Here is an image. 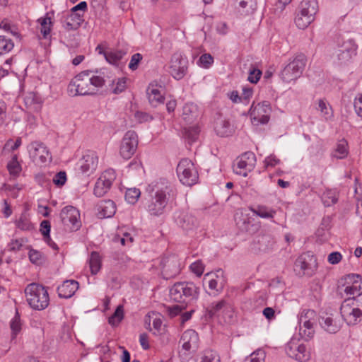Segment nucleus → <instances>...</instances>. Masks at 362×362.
Returning a JSON list of instances; mask_svg holds the SVG:
<instances>
[{"mask_svg":"<svg viewBox=\"0 0 362 362\" xmlns=\"http://www.w3.org/2000/svg\"><path fill=\"white\" fill-rule=\"evenodd\" d=\"M275 240L270 234H258L252 243V249L255 252H267L272 250Z\"/></svg>","mask_w":362,"mask_h":362,"instance_id":"5701e85b","label":"nucleus"},{"mask_svg":"<svg viewBox=\"0 0 362 362\" xmlns=\"http://www.w3.org/2000/svg\"><path fill=\"white\" fill-rule=\"evenodd\" d=\"M161 86H158L157 83L152 82L151 83L146 89V94L150 104L156 107L159 104H161L164 101V97L161 93Z\"/></svg>","mask_w":362,"mask_h":362,"instance_id":"bb28decb","label":"nucleus"},{"mask_svg":"<svg viewBox=\"0 0 362 362\" xmlns=\"http://www.w3.org/2000/svg\"><path fill=\"white\" fill-rule=\"evenodd\" d=\"M319 323L325 331L330 334L337 333L341 327L339 317H334L332 314L321 316L319 320Z\"/></svg>","mask_w":362,"mask_h":362,"instance_id":"393cba45","label":"nucleus"},{"mask_svg":"<svg viewBox=\"0 0 362 362\" xmlns=\"http://www.w3.org/2000/svg\"><path fill=\"white\" fill-rule=\"evenodd\" d=\"M89 267L93 275L98 274L101 268V259L98 252H92L89 258Z\"/></svg>","mask_w":362,"mask_h":362,"instance_id":"ea45409f","label":"nucleus"},{"mask_svg":"<svg viewBox=\"0 0 362 362\" xmlns=\"http://www.w3.org/2000/svg\"><path fill=\"white\" fill-rule=\"evenodd\" d=\"M226 281L224 272L221 269L208 272L203 278V284H208L209 288L211 291V295L214 296H218L223 291Z\"/></svg>","mask_w":362,"mask_h":362,"instance_id":"9d476101","label":"nucleus"},{"mask_svg":"<svg viewBox=\"0 0 362 362\" xmlns=\"http://www.w3.org/2000/svg\"><path fill=\"white\" fill-rule=\"evenodd\" d=\"M6 110L7 105L6 103L0 98V127L3 126L6 122Z\"/></svg>","mask_w":362,"mask_h":362,"instance_id":"0e129e2a","label":"nucleus"},{"mask_svg":"<svg viewBox=\"0 0 362 362\" xmlns=\"http://www.w3.org/2000/svg\"><path fill=\"white\" fill-rule=\"evenodd\" d=\"M180 181L185 185L192 186L196 184L199 179V175L194 163L188 159H182L176 169Z\"/></svg>","mask_w":362,"mask_h":362,"instance_id":"6e6552de","label":"nucleus"},{"mask_svg":"<svg viewBox=\"0 0 362 362\" xmlns=\"http://www.w3.org/2000/svg\"><path fill=\"white\" fill-rule=\"evenodd\" d=\"M105 72L106 69L81 71L69 83L67 89L69 94L71 96L95 94L96 88L102 87L106 81Z\"/></svg>","mask_w":362,"mask_h":362,"instance_id":"f03ea898","label":"nucleus"},{"mask_svg":"<svg viewBox=\"0 0 362 362\" xmlns=\"http://www.w3.org/2000/svg\"><path fill=\"white\" fill-rule=\"evenodd\" d=\"M173 218L176 225L186 233L194 230L198 226L195 216L187 211H176L174 213Z\"/></svg>","mask_w":362,"mask_h":362,"instance_id":"dca6fc26","label":"nucleus"},{"mask_svg":"<svg viewBox=\"0 0 362 362\" xmlns=\"http://www.w3.org/2000/svg\"><path fill=\"white\" fill-rule=\"evenodd\" d=\"M188 60L182 53L176 52L173 54L169 67L170 75L176 80L184 78L187 71Z\"/></svg>","mask_w":362,"mask_h":362,"instance_id":"f8f14e48","label":"nucleus"},{"mask_svg":"<svg viewBox=\"0 0 362 362\" xmlns=\"http://www.w3.org/2000/svg\"><path fill=\"white\" fill-rule=\"evenodd\" d=\"M264 352L259 350L246 357L244 362H264Z\"/></svg>","mask_w":362,"mask_h":362,"instance_id":"5fc2aeb1","label":"nucleus"},{"mask_svg":"<svg viewBox=\"0 0 362 362\" xmlns=\"http://www.w3.org/2000/svg\"><path fill=\"white\" fill-rule=\"evenodd\" d=\"M191 271L197 276H201L204 271V264L201 260H197L190 264Z\"/></svg>","mask_w":362,"mask_h":362,"instance_id":"4d7b16f0","label":"nucleus"},{"mask_svg":"<svg viewBox=\"0 0 362 362\" xmlns=\"http://www.w3.org/2000/svg\"><path fill=\"white\" fill-rule=\"evenodd\" d=\"M317 110L321 113V117L325 120H329L333 117V111L331 106L324 100H319Z\"/></svg>","mask_w":362,"mask_h":362,"instance_id":"79ce46f5","label":"nucleus"},{"mask_svg":"<svg viewBox=\"0 0 362 362\" xmlns=\"http://www.w3.org/2000/svg\"><path fill=\"white\" fill-rule=\"evenodd\" d=\"M350 299L345 300L340 308V313L344 320L348 325H354L360 321L362 316V310L354 308L348 303Z\"/></svg>","mask_w":362,"mask_h":362,"instance_id":"4be33fe9","label":"nucleus"},{"mask_svg":"<svg viewBox=\"0 0 362 362\" xmlns=\"http://www.w3.org/2000/svg\"><path fill=\"white\" fill-rule=\"evenodd\" d=\"M98 216L101 218H110L116 212L115 203L110 200H102L98 204Z\"/></svg>","mask_w":362,"mask_h":362,"instance_id":"c85d7f7f","label":"nucleus"},{"mask_svg":"<svg viewBox=\"0 0 362 362\" xmlns=\"http://www.w3.org/2000/svg\"><path fill=\"white\" fill-rule=\"evenodd\" d=\"M254 165L252 163L247 162L243 158L240 157L235 164L233 165V171L235 174L242 175L243 177L247 176L249 172H250Z\"/></svg>","mask_w":362,"mask_h":362,"instance_id":"2f4dec72","label":"nucleus"},{"mask_svg":"<svg viewBox=\"0 0 362 362\" xmlns=\"http://www.w3.org/2000/svg\"><path fill=\"white\" fill-rule=\"evenodd\" d=\"M317 268V259L310 253L300 255L295 262V269L296 271L299 269V274L311 276Z\"/></svg>","mask_w":362,"mask_h":362,"instance_id":"ddd939ff","label":"nucleus"},{"mask_svg":"<svg viewBox=\"0 0 362 362\" xmlns=\"http://www.w3.org/2000/svg\"><path fill=\"white\" fill-rule=\"evenodd\" d=\"M182 350L179 352V357L182 362L189 361L191 353L197 351L199 348V338L194 329H187L183 332L180 338Z\"/></svg>","mask_w":362,"mask_h":362,"instance_id":"423d86ee","label":"nucleus"},{"mask_svg":"<svg viewBox=\"0 0 362 362\" xmlns=\"http://www.w3.org/2000/svg\"><path fill=\"white\" fill-rule=\"evenodd\" d=\"M239 11L245 14L253 13L257 8L256 0H238Z\"/></svg>","mask_w":362,"mask_h":362,"instance_id":"c9c22d12","label":"nucleus"},{"mask_svg":"<svg viewBox=\"0 0 362 362\" xmlns=\"http://www.w3.org/2000/svg\"><path fill=\"white\" fill-rule=\"evenodd\" d=\"M297 10L308 16L315 18L318 11V3L316 0H303Z\"/></svg>","mask_w":362,"mask_h":362,"instance_id":"7c9ffc66","label":"nucleus"},{"mask_svg":"<svg viewBox=\"0 0 362 362\" xmlns=\"http://www.w3.org/2000/svg\"><path fill=\"white\" fill-rule=\"evenodd\" d=\"M287 355L299 362H307L310 358V352L303 344H298L296 340H291L286 345Z\"/></svg>","mask_w":362,"mask_h":362,"instance_id":"6ab92c4d","label":"nucleus"},{"mask_svg":"<svg viewBox=\"0 0 362 362\" xmlns=\"http://www.w3.org/2000/svg\"><path fill=\"white\" fill-rule=\"evenodd\" d=\"M66 181V174L64 171L57 173L53 177V182L57 186H63Z\"/></svg>","mask_w":362,"mask_h":362,"instance_id":"680f3d73","label":"nucleus"},{"mask_svg":"<svg viewBox=\"0 0 362 362\" xmlns=\"http://www.w3.org/2000/svg\"><path fill=\"white\" fill-rule=\"evenodd\" d=\"M146 192L149 199L146 204L147 212L153 216H160L165 213L169 202L177 195L175 185L165 178H159L148 185Z\"/></svg>","mask_w":362,"mask_h":362,"instance_id":"f257e3e1","label":"nucleus"},{"mask_svg":"<svg viewBox=\"0 0 362 362\" xmlns=\"http://www.w3.org/2000/svg\"><path fill=\"white\" fill-rule=\"evenodd\" d=\"M30 157L34 162L45 163L52 160L47 147L41 142L33 141L28 146Z\"/></svg>","mask_w":362,"mask_h":362,"instance_id":"a211bd4d","label":"nucleus"},{"mask_svg":"<svg viewBox=\"0 0 362 362\" xmlns=\"http://www.w3.org/2000/svg\"><path fill=\"white\" fill-rule=\"evenodd\" d=\"M115 177V172L113 169H108L103 172L95 184L94 194L98 197L104 196L110 190Z\"/></svg>","mask_w":362,"mask_h":362,"instance_id":"2eb2a0df","label":"nucleus"},{"mask_svg":"<svg viewBox=\"0 0 362 362\" xmlns=\"http://www.w3.org/2000/svg\"><path fill=\"white\" fill-rule=\"evenodd\" d=\"M7 168L12 175H18L21 170V167L18 162L17 155H14L11 160L8 163Z\"/></svg>","mask_w":362,"mask_h":362,"instance_id":"3c124183","label":"nucleus"},{"mask_svg":"<svg viewBox=\"0 0 362 362\" xmlns=\"http://www.w3.org/2000/svg\"><path fill=\"white\" fill-rule=\"evenodd\" d=\"M50 228L51 225L50 222L48 220H43L40 223V232L43 236V238H47L50 240Z\"/></svg>","mask_w":362,"mask_h":362,"instance_id":"052dcab7","label":"nucleus"},{"mask_svg":"<svg viewBox=\"0 0 362 362\" xmlns=\"http://www.w3.org/2000/svg\"><path fill=\"white\" fill-rule=\"evenodd\" d=\"M315 312L310 309H304L298 316L299 327L308 326L314 324L315 320Z\"/></svg>","mask_w":362,"mask_h":362,"instance_id":"473e14b6","label":"nucleus"},{"mask_svg":"<svg viewBox=\"0 0 362 362\" xmlns=\"http://www.w3.org/2000/svg\"><path fill=\"white\" fill-rule=\"evenodd\" d=\"M306 61L304 54L296 55L281 71L280 77L283 81L289 83L298 78L305 69Z\"/></svg>","mask_w":362,"mask_h":362,"instance_id":"39448f33","label":"nucleus"},{"mask_svg":"<svg viewBox=\"0 0 362 362\" xmlns=\"http://www.w3.org/2000/svg\"><path fill=\"white\" fill-rule=\"evenodd\" d=\"M143 56L140 53L134 54L132 57L128 67L132 71H135L138 69L140 62L142 60Z\"/></svg>","mask_w":362,"mask_h":362,"instance_id":"bf43d9fd","label":"nucleus"},{"mask_svg":"<svg viewBox=\"0 0 362 362\" xmlns=\"http://www.w3.org/2000/svg\"><path fill=\"white\" fill-rule=\"evenodd\" d=\"M22 144V139L21 137L17 138V139L14 141L12 139H8L5 146L4 148H8L11 151H16L18 148Z\"/></svg>","mask_w":362,"mask_h":362,"instance_id":"e2e57ef3","label":"nucleus"},{"mask_svg":"<svg viewBox=\"0 0 362 362\" xmlns=\"http://www.w3.org/2000/svg\"><path fill=\"white\" fill-rule=\"evenodd\" d=\"M358 45L354 40H347L339 44L336 48L333 59L339 64L350 62L357 54Z\"/></svg>","mask_w":362,"mask_h":362,"instance_id":"1a4fd4ad","label":"nucleus"},{"mask_svg":"<svg viewBox=\"0 0 362 362\" xmlns=\"http://www.w3.org/2000/svg\"><path fill=\"white\" fill-rule=\"evenodd\" d=\"M206 315L210 318L222 319L226 323L233 322L235 317L233 307L224 299L211 303L206 308Z\"/></svg>","mask_w":362,"mask_h":362,"instance_id":"0eeeda50","label":"nucleus"},{"mask_svg":"<svg viewBox=\"0 0 362 362\" xmlns=\"http://www.w3.org/2000/svg\"><path fill=\"white\" fill-rule=\"evenodd\" d=\"M98 158L94 151H88L84 154L80 160V168L83 173L88 175L93 173L97 168Z\"/></svg>","mask_w":362,"mask_h":362,"instance_id":"a878e982","label":"nucleus"},{"mask_svg":"<svg viewBox=\"0 0 362 362\" xmlns=\"http://www.w3.org/2000/svg\"><path fill=\"white\" fill-rule=\"evenodd\" d=\"M14 47L13 40L4 35H0V56L10 52Z\"/></svg>","mask_w":362,"mask_h":362,"instance_id":"37998d69","label":"nucleus"},{"mask_svg":"<svg viewBox=\"0 0 362 362\" xmlns=\"http://www.w3.org/2000/svg\"><path fill=\"white\" fill-rule=\"evenodd\" d=\"M199 132V128L197 126L184 129V135L189 144H192L197 140Z\"/></svg>","mask_w":362,"mask_h":362,"instance_id":"c03bdc74","label":"nucleus"},{"mask_svg":"<svg viewBox=\"0 0 362 362\" xmlns=\"http://www.w3.org/2000/svg\"><path fill=\"white\" fill-rule=\"evenodd\" d=\"M252 213L262 218H272L276 214V211L266 206H257L251 209Z\"/></svg>","mask_w":362,"mask_h":362,"instance_id":"a19ab883","label":"nucleus"},{"mask_svg":"<svg viewBox=\"0 0 362 362\" xmlns=\"http://www.w3.org/2000/svg\"><path fill=\"white\" fill-rule=\"evenodd\" d=\"M313 325L314 324L309 325L308 326H302L299 328V334L306 341L310 340L314 336L315 330Z\"/></svg>","mask_w":362,"mask_h":362,"instance_id":"603ef678","label":"nucleus"},{"mask_svg":"<svg viewBox=\"0 0 362 362\" xmlns=\"http://www.w3.org/2000/svg\"><path fill=\"white\" fill-rule=\"evenodd\" d=\"M126 52L122 50H116L105 52V57L107 62L112 64H117L125 55Z\"/></svg>","mask_w":362,"mask_h":362,"instance_id":"a18cd8bd","label":"nucleus"},{"mask_svg":"<svg viewBox=\"0 0 362 362\" xmlns=\"http://www.w3.org/2000/svg\"><path fill=\"white\" fill-rule=\"evenodd\" d=\"M138 146V136L134 131L125 133L121 141L119 153L124 159H129L136 152Z\"/></svg>","mask_w":362,"mask_h":362,"instance_id":"4468645a","label":"nucleus"},{"mask_svg":"<svg viewBox=\"0 0 362 362\" xmlns=\"http://www.w3.org/2000/svg\"><path fill=\"white\" fill-rule=\"evenodd\" d=\"M10 327L11 329V341H13L21 330V319L18 313H16V315L11 320Z\"/></svg>","mask_w":362,"mask_h":362,"instance_id":"49530a36","label":"nucleus"},{"mask_svg":"<svg viewBox=\"0 0 362 362\" xmlns=\"http://www.w3.org/2000/svg\"><path fill=\"white\" fill-rule=\"evenodd\" d=\"M83 21V14L71 13L64 15L61 18L63 28L66 31L77 30Z\"/></svg>","mask_w":362,"mask_h":362,"instance_id":"b1692460","label":"nucleus"},{"mask_svg":"<svg viewBox=\"0 0 362 362\" xmlns=\"http://www.w3.org/2000/svg\"><path fill=\"white\" fill-rule=\"evenodd\" d=\"M38 21L41 25L40 32L42 34L43 37L46 38L51 31V19L50 18L46 17L43 18H40Z\"/></svg>","mask_w":362,"mask_h":362,"instance_id":"864d4df0","label":"nucleus"},{"mask_svg":"<svg viewBox=\"0 0 362 362\" xmlns=\"http://www.w3.org/2000/svg\"><path fill=\"white\" fill-rule=\"evenodd\" d=\"M346 286L344 292L348 296H360L362 294V277L359 274H349L344 277Z\"/></svg>","mask_w":362,"mask_h":362,"instance_id":"412c9836","label":"nucleus"},{"mask_svg":"<svg viewBox=\"0 0 362 362\" xmlns=\"http://www.w3.org/2000/svg\"><path fill=\"white\" fill-rule=\"evenodd\" d=\"M249 112L253 124H265L269 122L272 112L270 103L262 101L255 104L254 102L251 105Z\"/></svg>","mask_w":362,"mask_h":362,"instance_id":"9b49d317","label":"nucleus"},{"mask_svg":"<svg viewBox=\"0 0 362 362\" xmlns=\"http://www.w3.org/2000/svg\"><path fill=\"white\" fill-rule=\"evenodd\" d=\"M15 224L17 228L23 231H30L33 229V225L26 211L21 213L19 218L16 220Z\"/></svg>","mask_w":362,"mask_h":362,"instance_id":"72a5a7b5","label":"nucleus"},{"mask_svg":"<svg viewBox=\"0 0 362 362\" xmlns=\"http://www.w3.org/2000/svg\"><path fill=\"white\" fill-rule=\"evenodd\" d=\"M187 305H185L182 303H180V305H175L170 307H168V312L170 317H175L180 314Z\"/></svg>","mask_w":362,"mask_h":362,"instance_id":"338daca9","label":"nucleus"},{"mask_svg":"<svg viewBox=\"0 0 362 362\" xmlns=\"http://www.w3.org/2000/svg\"><path fill=\"white\" fill-rule=\"evenodd\" d=\"M314 20V17L308 16L297 10L295 23L299 29L306 28Z\"/></svg>","mask_w":362,"mask_h":362,"instance_id":"4c0bfd02","label":"nucleus"},{"mask_svg":"<svg viewBox=\"0 0 362 362\" xmlns=\"http://www.w3.org/2000/svg\"><path fill=\"white\" fill-rule=\"evenodd\" d=\"M200 288L192 281H178L170 288V298L172 300L188 305L197 301Z\"/></svg>","mask_w":362,"mask_h":362,"instance_id":"7ed1b4c3","label":"nucleus"},{"mask_svg":"<svg viewBox=\"0 0 362 362\" xmlns=\"http://www.w3.org/2000/svg\"><path fill=\"white\" fill-rule=\"evenodd\" d=\"M78 283L75 280H66L57 288L59 297L69 298L72 297L78 288Z\"/></svg>","mask_w":362,"mask_h":362,"instance_id":"cd10ccee","label":"nucleus"},{"mask_svg":"<svg viewBox=\"0 0 362 362\" xmlns=\"http://www.w3.org/2000/svg\"><path fill=\"white\" fill-rule=\"evenodd\" d=\"M181 271L180 259L175 255L165 257L162 260V274L168 279L178 275Z\"/></svg>","mask_w":362,"mask_h":362,"instance_id":"aec40b11","label":"nucleus"},{"mask_svg":"<svg viewBox=\"0 0 362 362\" xmlns=\"http://www.w3.org/2000/svg\"><path fill=\"white\" fill-rule=\"evenodd\" d=\"M354 109L356 114L362 117V94L358 95L354 100Z\"/></svg>","mask_w":362,"mask_h":362,"instance_id":"774afa93","label":"nucleus"},{"mask_svg":"<svg viewBox=\"0 0 362 362\" xmlns=\"http://www.w3.org/2000/svg\"><path fill=\"white\" fill-rule=\"evenodd\" d=\"M215 131L218 136L224 137L231 134L233 128L228 121L221 119L216 123Z\"/></svg>","mask_w":362,"mask_h":362,"instance_id":"f704fd0d","label":"nucleus"},{"mask_svg":"<svg viewBox=\"0 0 362 362\" xmlns=\"http://www.w3.org/2000/svg\"><path fill=\"white\" fill-rule=\"evenodd\" d=\"M60 218L63 224L76 230L81 226L79 211L73 206L64 207L60 213Z\"/></svg>","mask_w":362,"mask_h":362,"instance_id":"f3484780","label":"nucleus"},{"mask_svg":"<svg viewBox=\"0 0 362 362\" xmlns=\"http://www.w3.org/2000/svg\"><path fill=\"white\" fill-rule=\"evenodd\" d=\"M347 146L348 144L344 139L339 141L333 156L339 159L344 158L348 154Z\"/></svg>","mask_w":362,"mask_h":362,"instance_id":"de8ad7c7","label":"nucleus"},{"mask_svg":"<svg viewBox=\"0 0 362 362\" xmlns=\"http://www.w3.org/2000/svg\"><path fill=\"white\" fill-rule=\"evenodd\" d=\"M141 192L139 189L129 188L127 189L124 198L128 203L134 204L138 201V199L139 198Z\"/></svg>","mask_w":362,"mask_h":362,"instance_id":"8fccbe9b","label":"nucleus"},{"mask_svg":"<svg viewBox=\"0 0 362 362\" xmlns=\"http://www.w3.org/2000/svg\"><path fill=\"white\" fill-rule=\"evenodd\" d=\"M134 117L140 123L149 122L153 119L152 116L146 112L141 111L136 112L134 114Z\"/></svg>","mask_w":362,"mask_h":362,"instance_id":"69168bd1","label":"nucleus"},{"mask_svg":"<svg viewBox=\"0 0 362 362\" xmlns=\"http://www.w3.org/2000/svg\"><path fill=\"white\" fill-rule=\"evenodd\" d=\"M25 293L26 300L33 309L42 310L49 305V294L42 285L36 283L30 284L26 286Z\"/></svg>","mask_w":362,"mask_h":362,"instance_id":"20e7f679","label":"nucleus"},{"mask_svg":"<svg viewBox=\"0 0 362 362\" xmlns=\"http://www.w3.org/2000/svg\"><path fill=\"white\" fill-rule=\"evenodd\" d=\"M214 62V58L210 54H202L198 61V64L203 68L208 69Z\"/></svg>","mask_w":362,"mask_h":362,"instance_id":"6e6d98bb","label":"nucleus"},{"mask_svg":"<svg viewBox=\"0 0 362 362\" xmlns=\"http://www.w3.org/2000/svg\"><path fill=\"white\" fill-rule=\"evenodd\" d=\"M124 317V310L122 305L117 307L114 313L109 317L108 322L112 326L118 325Z\"/></svg>","mask_w":362,"mask_h":362,"instance_id":"09e8293b","label":"nucleus"},{"mask_svg":"<svg viewBox=\"0 0 362 362\" xmlns=\"http://www.w3.org/2000/svg\"><path fill=\"white\" fill-rule=\"evenodd\" d=\"M199 115L198 107L193 103H187L183 106L182 117L187 123H192Z\"/></svg>","mask_w":362,"mask_h":362,"instance_id":"c756f323","label":"nucleus"},{"mask_svg":"<svg viewBox=\"0 0 362 362\" xmlns=\"http://www.w3.org/2000/svg\"><path fill=\"white\" fill-rule=\"evenodd\" d=\"M262 76V71L255 67H252L249 71L247 80L252 83H257Z\"/></svg>","mask_w":362,"mask_h":362,"instance_id":"13d9d810","label":"nucleus"},{"mask_svg":"<svg viewBox=\"0 0 362 362\" xmlns=\"http://www.w3.org/2000/svg\"><path fill=\"white\" fill-rule=\"evenodd\" d=\"M321 199L325 206H330L337 203L338 200L337 193L336 190L327 189L322 193Z\"/></svg>","mask_w":362,"mask_h":362,"instance_id":"58836bf2","label":"nucleus"},{"mask_svg":"<svg viewBox=\"0 0 362 362\" xmlns=\"http://www.w3.org/2000/svg\"><path fill=\"white\" fill-rule=\"evenodd\" d=\"M196 362H220V358L216 351L206 349L198 355Z\"/></svg>","mask_w":362,"mask_h":362,"instance_id":"e433bc0d","label":"nucleus"}]
</instances>
